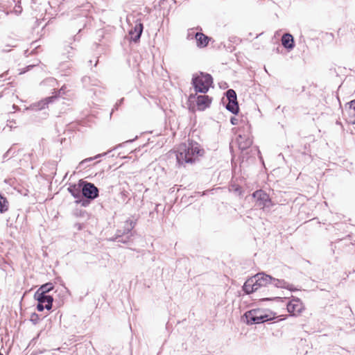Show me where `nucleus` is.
Instances as JSON below:
<instances>
[{"label":"nucleus","mask_w":355,"mask_h":355,"mask_svg":"<svg viewBox=\"0 0 355 355\" xmlns=\"http://www.w3.org/2000/svg\"><path fill=\"white\" fill-rule=\"evenodd\" d=\"M112 150H108L107 153H101V154H98L97 155H96L95 157H89V158H86L85 159H83V161H81L80 162V165H83L85 163L87 162H90V161H92L93 159H96V158H98V157H101L103 156H105V155H107L108 153L111 152Z\"/></svg>","instance_id":"obj_25"},{"label":"nucleus","mask_w":355,"mask_h":355,"mask_svg":"<svg viewBox=\"0 0 355 355\" xmlns=\"http://www.w3.org/2000/svg\"><path fill=\"white\" fill-rule=\"evenodd\" d=\"M191 84L196 92L205 94L213 84V78L209 73L199 72L193 75Z\"/></svg>","instance_id":"obj_3"},{"label":"nucleus","mask_w":355,"mask_h":355,"mask_svg":"<svg viewBox=\"0 0 355 355\" xmlns=\"http://www.w3.org/2000/svg\"><path fill=\"white\" fill-rule=\"evenodd\" d=\"M136 225V222L133 221L132 220L128 219L127 220L125 223L124 226L123 227V234H131V231L135 227Z\"/></svg>","instance_id":"obj_20"},{"label":"nucleus","mask_w":355,"mask_h":355,"mask_svg":"<svg viewBox=\"0 0 355 355\" xmlns=\"http://www.w3.org/2000/svg\"><path fill=\"white\" fill-rule=\"evenodd\" d=\"M123 230H118L117 232H116V234H122V235H125L126 234H123Z\"/></svg>","instance_id":"obj_32"},{"label":"nucleus","mask_w":355,"mask_h":355,"mask_svg":"<svg viewBox=\"0 0 355 355\" xmlns=\"http://www.w3.org/2000/svg\"><path fill=\"white\" fill-rule=\"evenodd\" d=\"M282 44L287 49H293L295 46L294 39L290 33H285L282 37Z\"/></svg>","instance_id":"obj_15"},{"label":"nucleus","mask_w":355,"mask_h":355,"mask_svg":"<svg viewBox=\"0 0 355 355\" xmlns=\"http://www.w3.org/2000/svg\"><path fill=\"white\" fill-rule=\"evenodd\" d=\"M211 98L207 95H200L197 97V105L199 110H204L209 107Z\"/></svg>","instance_id":"obj_13"},{"label":"nucleus","mask_w":355,"mask_h":355,"mask_svg":"<svg viewBox=\"0 0 355 355\" xmlns=\"http://www.w3.org/2000/svg\"><path fill=\"white\" fill-rule=\"evenodd\" d=\"M54 286L52 283L49 282L42 285L37 292H40L42 294H46L53 289Z\"/></svg>","instance_id":"obj_23"},{"label":"nucleus","mask_w":355,"mask_h":355,"mask_svg":"<svg viewBox=\"0 0 355 355\" xmlns=\"http://www.w3.org/2000/svg\"><path fill=\"white\" fill-rule=\"evenodd\" d=\"M348 114L349 123L355 124V100L350 102Z\"/></svg>","instance_id":"obj_21"},{"label":"nucleus","mask_w":355,"mask_h":355,"mask_svg":"<svg viewBox=\"0 0 355 355\" xmlns=\"http://www.w3.org/2000/svg\"><path fill=\"white\" fill-rule=\"evenodd\" d=\"M64 51H66L67 58H70L74 55L73 47L71 46H67Z\"/></svg>","instance_id":"obj_26"},{"label":"nucleus","mask_w":355,"mask_h":355,"mask_svg":"<svg viewBox=\"0 0 355 355\" xmlns=\"http://www.w3.org/2000/svg\"><path fill=\"white\" fill-rule=\"evenodd\" d=\"M195 37L199 47H205L209 41V37L202 33H196Z\"/></svg>","instance_id":"obj_17"},{"label":"nucleus","mask_w":355,"mask_h":355,"mask_svg":"<svg viewBox=\"0 0 355 355\" xmlns=\"http://www.w3.org/2000/svg\"><path fill=\"white\" fill-rule=\"evenodd\" d=\"M45 309V305L38 302L37 305V309L38 311H42Z\"/></svg>","instance_id":"obj_29"},{"label":"nucleus","mask_w":355,"mask_h":355,"mask_svg":"<svg viewBox=\"0 0 355 355\" xmlns=\"http://www.w3.org/2000/svg\"><path fill=\"white\" fill-rule=\"evenodd\" d=\"M123 98L120 99L118 102L116 103L114 107L112 108V113L115 110H117L119 106L123 103Z\"/></svg>","instance_id":"obj_28"},{"label":"nucleus","mask_w":355,"mask_h":355,"mask_svg":"<svg viewBox=\"0 0 355 355\" xmlns=\"http://www.w3.org/2000/svg\"><path fill=\"white\" fill-rule=\"evenodd\" d=\"M82 184V198L78 201H75V202L86 207L89 206L92 200L98 197L99 190L93 183L83 180Z\"/></svg>","instance_id":"obj_2"},{"label":"nucleus","mask_w":355,"mask_h":355,"mask_svg":"<svg viewBox=\"0 0 355 355\" xmlns=\"http://www.w3.org/2000/svg\"><path fill=\"white\" fill-rule=\"evenodd\" d=\"M252 278L256 286L258 287V289L261 286H266L268 284H270L271 279H272V276L266 275L264 272L257 273L254 277H252Z\"/></svg>","instance_id":"obj_7"},{"label":"nucleus","mask_w":355,"mask_h":355,"mask_svg":"<svg viewBox=\"0 0 355 355\" xmlns=\"http://www.w3.org/2000/svg\"><path fill=\"white\" fill-rule=\"evenodd\" d=\"M35 298L37 300L38 302L44 304L46 309H51L53 302V298L51 295L47 294H42L40 293V292H36L35 293Z\"/></svg>","instance_id":"obj_9"},{"label":"nucleus","mask_w":355,"mask_h":355,"mask_svg":"<svg viewBox=\"0 0 355 355\" xmlns=\"http://www.w3.org/2000/svg\"><path fill=\"white\" fill-rule=\"evenodd\" d=\"M243 290L247 294H250L258 290V287L256 286L253 278L248 279L243 286Z\"/></svg>","instance_id":"obj_16"},{"label":"nucleus","mask_w":355,"mask_h":355,"mask_svg":"<svg viewBox=\"0 0 355 355\" xmlns=\"http://www.w3.org/2000/svg\"><path fill=\"white\" fill-rule=\"evenodd\" d=\"M55 98V96H51L38 102L37 104L33 105V109L36 110H41L45 108V107Z\"/></svg>","instance_id":"obj_18"},{"label":"nucleus","mask_w":355,"mask_h":355,"mask_svg":"<svg viewBox=\"0 0 355 355\" xmlns=\"http://www.w3.org/2000/svg\"><path fill=\"white\" fill-rule=\"evenodd\" d=\"M74 227L78 230H81L83 229V225L81 223H76Z\"/></svg>","instance_id":"obj_31"},{"label":"nucleus","mask_w":355,"mask_h":355,"mask_svg":"<svg viewBox=\"0 0 355 355\" xmlns=\"http://www.w3.org/2000/svg\"><path fill=\"white\" fill-rule=\"evenodd\" d=\"M236 191H239V193H241V188H236Z\"/></svg>","instance_id":"obj_35"},{"label":"nucleus","mask_w":355,"mask_h":355,"mask_svg":"<svg viewBox=\"0 0 355 355\" xmlns=\"http://www.w3.org/2000/svg\"><path fill=\"white\" fill-rule=\"evenodd\" d=\"M272 300V298L266 297V298H263V299H262L261 300H262V301H266V300Z\"/></svg>","instance_id":"obj_33"},{"label":"nucleus","mask_w":355,"mask_h":355,"mask_svg":"<svg viewBox=\"0 0 355 355\" xmlns=\"http://www.w3.org/2000/svg\"><path fill=\"white\" fill-rule=\"evenodd\" d=\"M252 197L256 199V205L261 209L270 207L272 205L268 194L261 189L254 191Z\"/></svg>","instance_id":"obj_6"},{"label":"nucleus","mask_w":355,"mask_h":355,"mask_svg":"<svg viewBox=\"0 0 355 355\" xmlns=\"http://www.w3.org/2000/svg\"><path fill=\"white\" fill-rule=\"evenodd\" d=\"M9 202L6 197L0 193V213H4L8 210Z\"/></svg>","instance_id":"obj_22"},{"label":"nucleus","mask_w":355,"mask_h":355,"mask_svg":"<svg viewBox=\"0 0 355 355\" xmlns=\"http://www.w3.org/2000/svg\"><path fill=\"white\" fill-rule=\"evenodd\" d=\"M244 315L248 324H261L272 319V317L260 309L250 310Z\"/></svg>","instance_id":"obj_4"},{"label":"nucleus","mask_w":355,"mask_h":355,"mask_svg":"<svg viewBox=\"0 0 355 355\" xmlns=\"http://www.w3.org/2000/svg\"><path fill=\"white\" fill-rule=\"evenodd\" d=\"M119 195H120V198H121L122 202L124 203H128V200H129L130 193L128 191L123 189L122 191H121Z\"/></svg>","instance_id":"obj_24"},{"label":"nucleus","mask_w":355,"mask_h":355,"mask_svg":"<svg viewBox=\"0 0 355 355\" xmlns=\"http://www.w3.org/2000/svg\"><path fill=\"white\" fill-rule=\"evenodd\" d=\"M49 81H51V82H55V80H54V79H53V78L49 79Z\"/></svg>","instance_id":"obj_36"},{"label":"nucleus","mask_w":355,"mask_h":355,"mask_svg":"<svg viewBox=\"0 0 355 355\" xmlns=\"http://www.w3.org/2000/svg\"><path fill=\"white\" fill-rule=\"evenodd\" d=\"M0 355H3L2 353L0 352Z\"/></svg>","instance_id":"obj_38"},{"label":"nucleus","mask_w":355,"mask_h":355,"mask_svg":"<svg viewBox=\"0 0 355 355\" xmlns=\"http://www.w3.org/2000/svg\"><path fill=\"white\" fill-rule=\"evenodd\" d=\"M237 143L239 145V149L241 150H245L252 144V140L249 136L246 135H239L237 138Z\"/></svg>","instance_id":"obj_12"},{"label":"nucleus","mask_w":355,"mask_h":355,"mask_svg":"<svg viewBox=\"0 0 355 355\" xmlns=\"http://www.w3.org/2000/svg\"><path fill=\"white\" fill-rule=\"evenodd\" d=\"M238 119L235 117H232L231 119H230V121H231V123L232 125H236L238 124Z\"/></svg>","instance_id":"obj_30"},{"label":"nucleus","mask_w":355,"mask_h":355,"mask_svg":"<svg viewBox=\"0 0 355 355\" xmlns=\"http://www.w3.org/2000/svg\"><path fill=\"white\" fill-rule=\"evenodd\" d=\"M83 180H80L77 184H72L67 188L68 191L76 198L75 201L81 200L82 188Z\"/></svg>","instance_id":"obj_10"},{"label":"nucleus","mask_w":355,"mask_h":355,"mask_svg":"<svg viewBox=\"0 0 355 355\" xmlns=\"http://www.w3.org/2000/svg\"><path fill=\"white\" fill-rule=\"evenodd\" d=\"M143 30V24L140 21H137L135 26L132 28L129 31V35H130L131 40L134 42H139L142 34Z\"/></svg>","instance_id":"obj_11"},{"label":"nucleus","mask_w":355,"mask_h":355,"mask_svg":"<svg viewBox=\"0 0 355 355\" xmlns=\"http://www.w3.org/2000/svg\"><path fill=\"white\" fill-rule=\"evenodd\" d=\"M121 146H122V144H119L118 146L114 147V148L112 150H115V149H116L118 147H119Z\"/></svg>","instance_id":"obj_34"},{"label":"nucleus","mask_w":355,"mask_h":355,"mask_svg":"<svg viewBox=\"0 0 355 355\" xmlns=\"http://www.w3.org/2000/svg\"><path fill=\"white\" fill-rule=\"evenodd\" d=\"M39 315L38 314H37L36 313H33L31 314V321L33 323V324H37L39 321Z\"/></svg>","instance_id":"obj_27"},{"label":"nucleus","mask_w":355,"mask_h":355,"mask_svg":"<svg viewBox=\"0 0 355 355\" xmlns=\"http://www.w3.org/2000/svg\"><path fill=\"white\" fill-rule=\"evenodd\" d=\"M132 234H128L125 235L122 234H116L114 237L112 238L110 240L113 241H116L118 243H127L130 241V236Z\"/></svg>","instance_id":"obj_19"},{"label":"nucleus","mask_w":355,"mask_h":355,"mask_svg":"<svg viewBox=\"0 0 355 355\" xmlns=\"http://www.w3.org/2000/svg\"><path fill=\"white\" fill-rule=\"evenodd\" d=\"M226 97L228 103L225 105L226 109L234 114H237L239 112V107L237 101L236 94L232 89L226 92Z\"/></svg>","instance_id":"obj_5"},{"label":"nucleus","mask_w":355,"mask_h":355,"mask_svg":"<svg viewBox=\"0 0 355 355\" xmlns=\"http://www.w3.org/2000/svg\"><path fill=\"white\" fill-rule=\"evenodd\" d=\"M131 141H132V140H128V141H126L123 142V144H125V143H128V142H131Z\"/></svg>","instance_id":"obj_37"},{"label":"nucleus","mask_w":355,"mask_h":355,"mask_svg":"<svg viewBox=\"0 0 355 355\" xmlns=\"http://www.w3.org/2000/svg\"><path fill=\"white\" fill-rule=\"evenodd\" d=\"M270 284H273L277 288H286L291 291L296 290L295 288H293V286L292 284H290L289 283L286 282L284 279H276L275 277H272V279H271Z\"/></svg>","instance_id":"obj_14"},{"label":"nucleus","mask_w":355,"mask_h":355,"mask_svg":"<svg viewBox=\"0 0 355 355\" xmlns=\"http://www.w3.org/2000/svg\"><path fill=\"white\" fill-rule=\"evenodd\" d=\"M204 150L200 148L198 143H189V145L182 144L178 146L176 159L179 164H192L198 156H202Z\"/></svg>","instance_id":"obj_1"},{"label":"nucleus","mask_w":355,"mask_h":355,"mask_svg":"<svg viewBox=\"0 0 355 355\" xmlns=\"http://www.w3.org/2000/svg\"><path fill=\"white\" fill-rule=\"evenodd\" d=\"M303 308V304L298 298L293 299L287 304L288 311L293 315L301 313Z\"/></svg>","instance_id":"obj_8"}]
</instances>
